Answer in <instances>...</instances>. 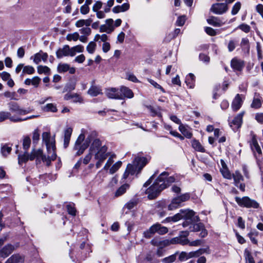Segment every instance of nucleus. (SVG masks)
Masks as SVG:
<instances>
[{
	"mask_svg": "<svg viewBox=\"0 0 263 263\" xmlns=\"http://www.w3.org/2000/svg\"><path fill=\"white\" fill-rule=\"evenodd\" d=\"M238 28L240 29H241L242 31L245 32V33H248L250 31V27L246 24H240Z\"/></svg>",
	"mask_w": 263,
	"mask_h": 263,
	"instance_id": "obj_63",
	"label": "nucleus"
},
{
	"mask_svg": "<svg viewBox=\"0 0 263 263\" xmlns=\"http://www.w3.org/2000/svg\"><path fill=\"white\" fill-rule=\"evenodd\" d=\"M103 5V3L101 1H97L94 4L92 7V11L93 12L98 11L99 9H100Z\"/></svg>",
	"mask_w": 263,
	"mask_h": 263,
	"instance_id": "obj_62",
	"label": "nucleus"
},
{
	"mask_svg": "<svg viewBox=\"0 0 263 263\" xmlns=\"http://www.w3.org/2000/svg\"><path fill=\"white\" fill-rule=\"evenodd\" d=\"M72 132V129L71 127L67 128L64 132V147L65 148L69 145Z\"/></svg>",
	"mask_w": 263,
	"mask_h": 263,
	"instance_id": "obj_23",
	"label": "nucleus"
},
{
	"mask_svg": "<svg viewBox=\"0 0 263 263\" xmlns=\"http://www.w3.org/2000/svg\"><path fill=\"white\" fill-rule=\"evenodd\" d=\"M178 197L179 198L180 201H181L182 202H183L190 199V193H186L185 194L178 196Z\"/></svg>",
	"mask_w": 263,
	"mask_h": 263,
	"instance_id": "obj_61",
	"label": "nucleus"
},
{
	"mask_svg": "<svg viewBox=\"0 0 263 263\" xmlns=\"http://www.w3.org/2000/svg\"><path fill=\"white\" fill-rule=\"evenodd\" d=\"M150 160V157H137L135 158L134 164H128L123 174V178L126 179L129 175H134L137 172V175L139 174L143 168Z\"/></svg>",
	"mask_w": 263,
	"mask_h": 263,
	"instance_id": "obj_3",
	"label": "nucleus"
},
{
	"mask_svg": "<svg viewBox=\"0 0 263 263\" xmlns=\"http://www.w3.org/2000/svg\"><path fill=\"white\" fill-rule=\"evenodd\" d=\"M207 22L211 25L214 27H220L221 25L220 20L215 16H211L207 19Z\"/></svg>",
	"mask_w": 263,
	"mask_h": 263,
	"instance_id": "obj_30",
	"label": "nucleus"
},
{
	"mask_svg": "<svg viewBox=\"0 0 263 263\" xmlns=\"http://www.w3.org/2000/svg\"><path fill=\"white\" fill-rule=\"evenodd\" d=\"M169 174L167 172H163L158 177V181L160 183H163L166 186V188L170 185L175 181V178L173 176L168 177Z\"/></svg>",
	"mask_w": 263,
	"mask_h": 263,
	"instance_id": "obj_11",
	"label": "nucleus"
},
{
	"mask_svg": "<svg viewBox=\"0 0 263 263\" xmlns=\"http://www.w3.org/2000/svg\"><path fill=\"white\" fill-rule=\"evenodd\" d=\"M243 115L244 112H241L229 122V125L233 130H236L241 127Z\"/></svg>",
	"mask_w": 263,
	"mask_h": 263,
	"instance_id": "obj_14",
	"label": "nucleus"
},
{
	"mask_svg": "<svg viewBox=\"0 0 263 263\" xmlns=\"http://www.w3.org/2000/svg\"><path fill=\"white\" fill-rule=\"evenodd\" d=\"M68 213L72 216H76L77 210L74 207V204L73 203H69L66 205Z\"/></svg>",
	"mask_w": 263,
	"mask_h": 263,
	"instance_id": "obj_45",
	"label": "nucleus"
},
{
	"mask_svg": "<svg viewBox=\"0 0 263 263\" xmlns=\"http://www.w3.org/2000/svg\"><path fill=\"white\" fill-rule=\"evenodd\" d=\"M233 177L234 181H242L243 180V176L238 171L235 172V173L233 175Z\"/></svg>",
	"mask_w": 263,
	"mask_h": 263,
	"instance_id": "obj_60",
	"label": "nucleus"
},
{
	"mask_svg": "<svg viewBox=\"0 0 263 263\" xmlns=\"http://www.w3.org/2000/svg\"><path fill=\"white\" fill-rule=\"evenodd\" d=\"M8 107L10 113H15L14 115L19 117L21 115H25L32 111V109L28 108L25 109L21 107L18 104L15 102H10L8 103Z\"/></svg>",
	"mask_w": 263,
	"mask_h": 263,
	"instance_id": "obj_8",
	"label": "nucleus"
},
{
	"mask_svg": "<svg viewBox=\"0 0 263 263\" xmlns=\"http://www.w3.org/2000/svg\"><path fill=\"white\" fill-rule=\"evenodd\" d=\"M165 189L166 186L163 183H160L157 178L154 183L146 190V194H147L149 199H154Z\"/></svg>",
	"mask_w": 263,
	"mask_h": 263,
	"instance_id": "obj_5",
	"label": "nucleus"
},
{
	"mask_svg": "<svg viewBox=\"0 0 263 263\" xmlns=\"http://www.w3.org/2000/svg\"><path fill=\"white\" fill-rule=\"evenodd\" d=\"M182 202L180 201L179 198L178 196L174 198L170 204L168 205V210L169 211H173L178 208Z\"/></svg>",
	"mask_w": 263,
	"mask_h": 263,
	"instance_id": "obj_25",
	"label": "nucleus"
},
{
	"mask_svg": "<svg viewBox=\"0 0 263 263\" xmlns=\"http://www.w3.org/2000/svg\"><path fill=\"white\" fill-rule=\"evenodd\" d=\"M43 141L45 142L47 151L49 153L50 148L56 149L55 140H51L50 134L49 132H44L42 134Z\"/></svg>",
	"mask_w": 263,
	"mask_h": 263,
	"instance_id": "obj_13",
	"label": "nucleus"
},
{
	"mask_svg": "<svg viewBox=\"0 0 263 263\" xmlns=\"http://www.w3.org/2000/svg\"><path fill=\"white\" fill-rule=\"evenodd\" d=\"M34 72L35 69L32 66H24L21 76H23L24 74H32Z\"/></svg>",
	"mask_w": 263,
	"mask_h": 263,
	"instance_id": "obj_43",
	"label": "nucleus"
},
{
	"mask_svg": "<svg viewBox=\"0 0 263 263\" xmlns=\"http://www.w3.org/2000/svg\"><path fill=\"white\" fill-rule=\"evenodd\" d=\"M15 248L14 246L10 243L7 244L0 250V256L2 258H6L13 252Z\"/></svg>",
	"mask_w": 263,
	"mask_h": 263,
	"instance_id": "obj_17",
	"label": "nucleus"
},
{
	"mask_svg": "<svg viewBox=\"0 0 263 263\" xmlns=\"http://www.w3.org/2000/svg\"><path fill=\"white\" fill-rule=\"evenodd\" d=\"M119 92L121 95L122 100L125 98H132L134 97L132 90L125 86H121L119 89Z\"/></svg>",
	"mask_w": 263,
	"mask_h": 263,
	"instance_id": "obj_20",
	"label": "nucleus"
},
{
	"mask_svg": "<svg viewBox=\"0 0 263 263\" xmlns=\"http://www.w3.org/2000/svg\"><path fill=\"white\" fill-rule=\"evenodd\" d=\"M31 144V139L28 136H26L23 140V148L27 151L30 147Z\"/></svg>",
	"mask_w": 263,
	"mask_h": 263,
	"instance_id": "obj_53",
	"label": "nucleus"
},
{
	"mask_svg": "<svg viewBox=\"0 0 263 263\" xmlns=\"http://www.w3.org/2000/svg\"><path fill=\"white\" fill-rule=\"evenodd\" d=\"M76 88V83L74 82H68L66 83L65 85L63 90V93H64L65 92H70L72 90H74Z\"/></svg>",
	"mask_w": 263,
	"mask_h": 263,
	"instance_id": "obj_44",
	"label": "nucleus"
},
{
	"mask_svg": "<svg viewBox=\"0 0 263 263\" xmlns=\"http://www.w3.org/2000/svg\"><path fill=\"white\" fill-rule=\"evenodd\" d=\"M244 255L246 263H255L251 253L248 250L246 249L245 250Z\"/></svg>",
	"mask_w": 263,
	"mask_h": 263,
	"instance_id": "obj_42",
	"label": "nucleus"
},
{
	"mask_svg": "<svg viewBox=\"0 0 263 263\" xmlns=\"http://www.w3.org/2000/svg\"><path fill=\"white\" fill-rule=\"evenodd\" d=\"M79 38V34L77 32H74L72 34H69L67 35V39L68 41L73 40L74 41H77Z\"/></svg>",
	"mask_w": 263,
	"mask_h": 263,
	"instance_id": "obj_58",
	"label": "nucleus"
},
{
	"mask_svg": "<svg viewBox=\"0 0 263 263\" xmlns=\"http://www.w3.org/2000/svg\"><path fill=\"white\" fill-rule=\"evenodd\" d=\"M29 160V154L27 151H26L24 154L19 155L18 156V162L20 165H22L23 163L27 162Z\"/></svg>",
	"mask_w": 263,
	"mask_h": 263,
	"instance_id": "obj_37",
	"label": "nucleus"
},
{
	"mask_svg": "<svg viewBox=\"0 0 263 263\" xmlns=\"http://www.w3.org/2000/svg\"><path fill=\"white\" fill-rule=\"evenodd\" d=\"M250 146L253 152L256 151L259 155L262 154L261 149L258 144V142L255 136H254L252 138Z\"/></svg>",
	"mask_w": 263,
	"mask_h": 263,
	"instance_id": "obj_26",
	"label": "nucleus"
},
{
	"mask_svg": "<svg viewBox=\"0 0 263 263\" xmlns=\"http://www.w3.org/2000/svg\"><path fill=\"white\" fill-rule=\"evenodd\" d=\"M204 227L203 223L199 222L195 223V222L192 223L189 226V230L190 232H199Z\"/></svg>",
	"mask_w": 263,
	"mask_h": 263,
	"instance_id": "obj_31",
	"label": "nucleus"
},
{
	"mask_svg": "<svg viewBox=\"0 0 263 263\" xmlns=\"http://www.w3.org/2000/svg\"><path fill=\"white\" fill-rule=\"evenodd\" d=\"M119 92V89L111 88L106 90V93L109 98L122 100L121 95Z\"/></svg>",
	"mask_w": 263,
	"mask_h": 263,
	"instance_id": "obj_19",
	"label": "nucleus"
},
{
	"mask_svg": "<svg viewBox=\"0 0 263 263\" xmlns=\"http://www.w3.org/2000/svg\"><path fill=\"white\" fill-rule=\"evenodd\" d=\"M43 154V151L41 149H38L37 150L34 148L32 149L30 154H29V160L32 161L35 158H36V161H38Z\"/></svg>",
	"mask_w": 263,
	"mask_h": 263,
	"instance_id": "obj_24",
	"label": "nucleus"
},
{
	"mask_svg": "<svg viewBox=\"0 0 263 263\" xmlns=\"http://www.w3.org/2000/svg\"><path fill=\"white\" fill-rule=\"evenodd\" d=\"M84 47L81 45H77L70 48V56L73 57L76 54V52H82L84 51Z\"/></svg>",
	"mask_w": 263,
	"mask_h": 263,
	"instance_id": "obj_40",
	"label": "nucleus"
},
{
	"mask_svg": "<svg viewBox=\"0 0 263 263\" xmlns=\"http://www.w3.org/2000/svg\"><path fill=\"white\" fill-rule=\"evenodd\" d=\"M240 46L244 50H247V52H249L250 50V44L249 40L245 37L241 39L240 42Z\"/></svg>",
	"mask_w": 263,
	"mask_h": 263,
	"instance_id": "obj_39",
	"label": "nucleus"
},
{
	"mask_svg": "<svg viewBox=\"0 0 263 263\" xmlns=\"http://www.w3.org/2000/svg\"><path fill=\"white\" fill-rule=\"evenodd\" d=\"M261 106V100L258 98H254L253 100V102L251 105V107L258 109L260 108Z\"/></svg>",
	"mask_w": 263,
	"mask_h": 263,
	"instance_id": "obj_54",
	"label": "nucleus"
},
{
	"mask_svg": "<svg viewBox=\"0 0 263 263\" xmlns=\"http://www.w3.org/2000/svg\"><path fill=\"white\" fill-rule=\"evenodd\" d=\"M7 119H9L11 122L17 123L21 120L17 118V115L12 116L10 112L1 111L0 112V122Z\"/></svg>",
	"mask_w": 263,
	"mask_h": 263,
	"instance_id": "obj_15",
	"label": "nucleus"
},
{
	"mask_svg": "<svg viewBox=\"0 0 263 263\" xmlns=\"http://www.w3.org/2000/svg\"><path fill=\"white\" fill-rule=\"evenodd\" d=\"M204 30L208 35L211 36H215L217 34L216 31L210 27H205L204 28Z\"/></svg>",
	"mask_w": 263,
	"mask_h": 263,
	"instance_id": "obj_59",
	"label": "nucleus"
},
{
	"mask_svg": "<svg viewBox=\"0 0 263 263\" xmlns=\"http://www.w3.org/2000/svg\"><path fill=\"white\" fill-rule=\"evenodd\" d=\"M220 172L224 178L228 179L231 178V174L228 167L220 169Z\"/></svg>",
	"mask_w": 263,
	"mask_h": 263,
	"instance_id": "obj_57",
	"label": "nucleus"
},
{
	"mask_svg": "<svg viewBox=\"0 0 263 263\" xmlns=\"http://www.w3.org/2000/svg\"><path fill=\"white\" fill-rule=\"evenodd\" d=\"M129 187V184L125 183L121 185L116 192L115 196L118 197L124 194Z\"/></svg>",
	"mask_w": 263,
	"mask_h": 263,
	"instance_id": "obj_35",
	"label": "nucleus"
},
{
	"mask_svg": "<svg viewBox=\"0 0 263 263\" xmlns=\"http://www.w3.org/2000/svg\"><path fill=\"white\" fill-rule=\"evenodd\" d=\"M88 93L92 97H96L102 93L101 89L98 86H92L88 90Z\"/></svg>",
	"mask_w": 263,
	"mask_h": 263,
	"instance_id": "obj_32",
	"label": "nucleus"
},
{
	"mask_svg": "<svg viewBox=\"0 0 263 263\" xmlns=\"http://www.w3.org/2000/svg\"><path fill=\"white\" fill-rule=\"evenodd\" d=\"M43 53L42 50H40L39 52L35 53L34 55L30 57L31 60H33V62L38 64L42 60L41 53Z\"/></svg>",
	"mask_w": 263,
	"mask_h": 263,
	"instance_id": "obj_46",
	"label": "nucleus"
},
{
	"mask_svg": "<svg viewBox=\"0 0 263 263\" xmlns=\"http://www.w3.org/2000/svg\"><path fill=\"white\" fill-rule=\"evenodd\" d=\"M121 165H122V162L121 161H119L117 162L110 168L109 173L110 174H114L121 166Z\"/></svg>",
	"mask_w": 263,
	"mask_h": 263,
	"instance_id": "obj_50",
	"label": "nucleus"
},
{
	"mask_svg": "<svg viewBox=\"0 0 263 263\" xmlns=\"http://www.w3.org/2000/svg\"><path fill=\"white\" fill-rule=\"evenodd\" d=\"M258 235V232L256 230L251 231L250 233L248 234V236L250 239L251 242L257 245L258 241L256 239V237Z\"/></svg>",
	"mask_w": 263,
	"mask_h": 263,
	"instance_id": "obj_38",
	"label": "nucleus"
},
{
	"mask_svg": "<svg viewBox=\"0 0 263 263\" xmlns=\"http://www.w3.org/2000/svg\"><path fill=\"white\" fill-rule=\"evenodd\" d=\"M231 66L234 71H241L245 67V62L242 60L234 58L231 60Z\"/></svg>",
	"mask_w": 263,
	"mask_h": 263,
	"instance_id": "obj_16",
	"label": "nucleus"
},
{
	"mask_svg": "<svg viewBox=\"0 0 263 263\" xmlns=\"http://www.w3.org/2000/svg\"><path fill=\"white\" fill-rule=\"evenodd\" d=\"M178 254V252L175 254L170 255L168 257H165L162 259V261L164 263H172L175 261L176 259V254Z\"/></svg>",
	"mask_w": 263,
	"mask_h": 263,
	"instance_id": "obj_47",
	"label": "nucleus"
},
{
	"mask_svg": "<svg viewBox=\"0 0 263 263\" xmlns=\"http://www.w3.org/2000/svg\"><path fill=\"white\" fill-rule=\"evenodd\" d=\"M179 130L187 138H191L192 134L183 124L179 125Z\"/></svg>",
	"mask_w": 263,
	"mask_h": 263,
	"instance_id": "obj_36",
	"label": "nucleus"
},
{
	"mask_svg": "<svg viewBox=\"0 0 263 263\" xmlns=\"http://www.w3.org/2000/svg\"><path fill=\"white\" fill-rule=\"evenodd\" d=\"M96 44L94 42H90L86 47V50L90 54L93 53L96 48Z\"/></svg>",
	"mask_w": 263,
	"mask_h": 263,
	"instance_id": "obj_51",
	"label": "nucleus"
},
{
	"mask_svg": "<svg viewBox=\"0 0 263 263\" xmlns=\"http://www.w3.org/2000/svg\"><path fill=\"white\" fill-rule=\"evenodd\" d=\"M22 261V258L19 254H13L5 263H19Z\"/></svg>",
	"mask_w": 263,
	"mask_h": 263,
	"instance_id": "obj_33",
	"label": "nucleus"
},
{
	"mask_svg": "<svg viewBox=\"0 0 263 263\" xmlns=\"http://www.w3.org/2000/svg\"><path fill=\"white\" fill-rule=\"evenodd\" d=\"M45 111H51L56 112L58 110L57 106L53 103H48L43 108Z\"/></svg>",
	"mask_w": 263,
	"mask_h": 263,
	"instance_id": "obj_41",
	"label": "nucleus"
},
{
	"mask_svg": "<svg viewBox=\"0 0 263 263\" xmlns=\"http://www.w3.org/2000/svg\"><path fill=\"white\" fill-rule=\"evenodd\" d=\"M235 200L241 207L253 209H258L259 207V204L256 200L251 199L248 196H244L242 198L236 196L235 197Z\"/></svg>",
	"mask_w": 263,
	"mask_h": 263,
	"instance_id": "obj_7",
	"label": "nucleus"
},
{
	"mask_svg": "<svg viewBox=\"0 0 263 263\" xmlns=\"http://www.w3.org/2000/svg\"><path fill=\"white\" fill-rule=\"evenodd\" d=\"M180 219L184 220L182 223V226L187 227L193 222H198L199 220V218L198 216H195V212L192 210L181 209L179 213L174 216L166 217L162 221V223L175 222Z\"/></svg>",
	"mask_w": 263,
	"mask_h": 263,
	"instance_id": "obj_1",
	"label": "nucleus"
},
{
	"mask_svg": "<svg viewBox=\"0 0 263 263\" xmlns=\"http://www.w3.org/2000/svg\"><path fill=\"white\" fill-rule=\"evenodd\" d=\"M168 205L165 200L157 201L155 204L154 213L160 218H162L166 215V209Z\"/></svg>",
	"mask_w": 263,
	"mask_h": 263,
	"instance_id": "obj_10",
	"label": "nucleus"
},
{
	"mask_svg": "<svg viewBox=\"0 0 263 263\" xmlns=\"http://www.w3.org/2000/svg\"><path fill=\"white\" fill-rule=\"evenodd\" d=\"M97 136V133L96 132H92L84 141L85 135L83 134H81L77 138L73 147L74 150L77 151L76 156H80L83 154L85 149L89 146L92 139Z\"/></svg>",
	"mask_w": 263,
	"mask_h": 263,
	"instance_id": "obj_4",
	"label": "nucleus"
},
{
	"mask_svg": "<svg viewBox=\"0 0 263 263\" xmlns=\"http://www.w3.org/2000/svg\"><path fill=\"white\" fill-rule=\"evenodd\" d=\"M241 6V4L240 2H238L234 4V5L233 6V8H232V9L231 11L232 14L236 15L238 12L239 10L240 9Z\"/></svg>",
	"mask_w": 263,
	"mask_h": 263,
	"instance_id": "obj_55",
	"label": "nucleus"
},
{
	"mask_svg": "<svg viewBox=\"0 0 263 263\" xmlns=\"http://www.w3.org/2000/svg\"><path fill=\"white\" fill-rule=\"evenodd\" d=\"M107 149L106 145H102L101 141L97 138L95 139L91 144L89 151L94 154L95 159L97 160L96 164L97 168L100 167L108 156L109 154L107 153Z\"/></svg>",
	"mask_w": 263,
	"mask_h": 263,
	"instance_id": "obj_2",
	"label": "nucleus"
},
{
	"mask_svg": "<svg viewBox=\"0 0 263 263\" xmlns=\"http://www.w3.org/2000/svg\"><path fill=\"white\" fill-rule=\"evenodd\" d=\"M12 145V144H11ZM12 151L11 146H9V144H5L1 145V152L2 155L4 157H7L10 154Z\"/></svg>",
	"mask_w": 263,
	"mask_h": 263,
	"instance_id": "obj_29",
	"label": "nucleus"
},
{
	"mask_svg": "<svg viewBox=\"0 0 263 263\" xmlns=\"http://www.w3.org/2000/svg\"><path fill=\"white\" fill-rule=\"evenodd\" d=\"M242 100L239 94H237L234 99L232 103V108L234 111H237L241 107Z\"/></svg>",
	"mask_w": 263,
	"mask_h": 263,
	"instance_id": "obj_22",
	"label": "nucleus"
},
{
	"mask_svg": "<svg viewBox=\"0 0 263 263\" xmlns=\"http://www.w3.org/2000/svg\"><path fill=\"white\" fill-rule=\"evenodd\" d=\"M205 249H199L195 251H192L189 253L182 251L179 256L178 259L180 261H183L193 257H198L205 253Z\"/></svg>",
	"mask_w": 263,
	"mask_h": 263,
	"instance_id": "obj_9",
	"label": "nucleus"
},
{
	"mask_svg": "<svg viewBox=\"0 0 263 263\" xmlns=\"http://www.w3.org/2000/svg\"><path fill=\"white\" fill-rule=\"evenodd\" d=\"M192 147L197 151L200 152H205V149L201 145L200 143L197 140L194 139L192 141Z\"/></svg>",
	"mask_w": 263,
	"mask_h": 263,
	"instance_id": "obj_34",
	"label": "nucleus"
},
{
	"mask_svg": "<svg viewBox=\"0 0 263 263\" xmlns=\"http://www.w3.org/2000/svg\"><path fill=\"white\" fill-rule=\"evenodd\" d=\"M199 60L205 63H209L210 60V57L204 53H200L199 56Z\"/></svg>",
	"mask_w": 263,
	"mask_h": 263,
	"instance_id": "obj_64",
	"label": "nucleus"
},
{
	"mask_svg": "<svg viewBox=\"0 0 263 263\" xmlns=\"http://www.w3.org/2000/svg\"><path fill=\"white\" fill-rule=\"evenodd\" d=\"M146 107L149 110V111L151 113L152 116L155 117V116H161L160 112L159 111H158L157 109L154 108L152 105H146Z\"/></svg>",
	"mask_w": 263,
	"mask_h": 263,
	"instance_id": "obj_49",
	"label": "nucleus"
},
{
	"mask_svg": "<svg viewBox=\"0 0 263 263\" xmlns=\"http://www.w3.org/2000/svg\"><path fill=\"white\" fill-rule=\"evenodd\" d=\"M106 24L109 28L108 33H110L114 30V26L113 25L114 20L112 18H108L105 21Z\"/></svg>",
	"mask_w": 263,
	"mask_h": 263,
	"instance_id": "obj_56",
	"label": "nucleus"
},
{
	"mask_svg": "<svg viewBox=\"0 0 263 263\" xmlns=\"http://www.w3.org/2000/svg\"><path fill=\"white\" fill-rule=\"evenodd\" d=\"M228 10L226 3H215L212 5L210 11L216 14H222Z\"/></svg>",
	"mask_w": 263,
	"mask_h": 263,
	"instance_id": "obj_12",
	"label": "nucleus"
},
{
	"mask_svg": "<svg viewBox=\"0 0 263 263\" xmlns=\"http://www.w3.org/2000/svg\"><path fill=\"white\" fill-rule=\"evenodd\" d=\"M69 69V65L67 64H60L58 67L60 73L65 72Z\"/></svg>",
	"mask_w": 263,
	"mask_h": 263,
	"instance_id": "obj_52",
	"label": "nucleus"
},
{
	"mask_svg": "<svg viewBox=\"0 0 263 263\" xmlns=\"http://www.w3.org/2000/svg\"><path fill=\"white\" fill-rule=\"evenodd\" d=\"M129 8V4L128 3H124L122 5L114 7L112 11L115 13H118L121 12H124L128 10Z\"/></svg>",
	"mask_w": 263,
	"mask_h": 263,
	"instance_id": "obj_27",
	"label": "nucleus"
},
{
	"mask_svg": "<svg viewBox=\"0 0 263 263\" xmlns=\"http://www.w3.org/2000/svg\"><path fill=\"white\" fill-rule=\"evenodd\" d=\"M168 231L167 228L162 226L161 224L157 222L152 225L148 230L143 232V237L147 239L151 238L155 233L159 235H164Z\"/></svg>",
	"mask_w": 263,
	"mask_h": 263,
	"instance_id": "obj_6",
	"label": "nucleus"
},
{
	"mask_svg": "<svg viewBox=\"0 0 263 263\" xmlns=\"http://www.w3.org/2000/svg\"><path fill=\"white\" fill-rule=\"evenodd\" d=\"M50 68L46 66L40 65L37 67V72L40 74L43 73L48 74L50 73Z\"/></svg>",
	"mask_w": 263,
	"mask_h": 263,
	"instance_id": "obj_48",
	"label": "nucleus"
},
{
	"mask_svg": "<svg viewBox=\"0 0 263 263\" xmlns=\"http://www.w3.org/2000/svg\"><path fill=\"white\" fill-rule=\"evenodd\" d=\"M70 48L68 45H65L63 48H59L56 52V56L58 59H61L63 57L70 56Z\"/></svg>",
	"mask_w": 263,
	"mask_h": 263,
	"instance_id": "obj_18",
	"label": "nucleus"
},
{
	"mask_svg": "<svg viewBox=\"0 0 263 263\" xmlns=\"http://www.w3.org/2000/svg\"><path fill=\"white\" fill-rule=\"evenodd\" d=\"M185 83L190 88H193L195 85V77L192 73H189L185 78Z\"/></svg>",
	"mask_w": 263,
	"mask_h": 263,
	"instance_id": "obj_28",
	"label": "nucleus"
},
{
	"mask_svg": "<svg viewBox=\"0 0 263 263\" xmlns=\"http://www.w3.org/2000/svg\"><path fill=\"white\" fill-rule=\"evenodd\" d=\"M80 249L82 251L81 255H79V257L84 260L87 257V254L89 253L90 247L85 242H83L80 245Z\"/></svg>",
	"mask_w": 263,
	"mask_h": 263,
	"instance_id": "obj_21",
	"label": "nucleus"
}]
</instances>
